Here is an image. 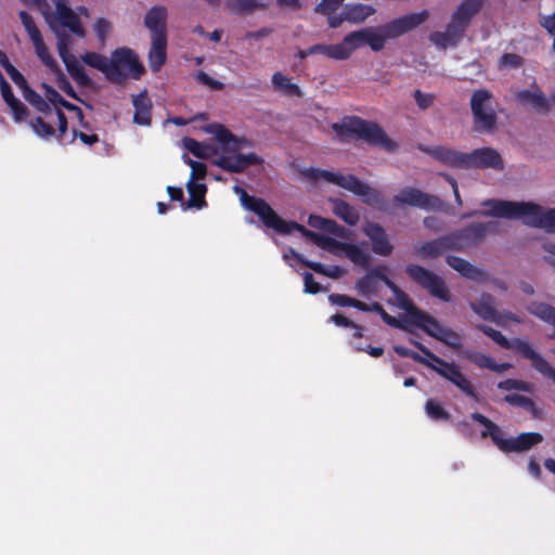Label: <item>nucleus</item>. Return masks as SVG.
<instances>
[{
  "label": "nucleus",
  "instance_id": "35",
  "mask_svg": "<svg viewBox=\"0 0 555 555\" xmlns=\"http://www.w3.org/2000/svg\"><path fill=\"white\" fill-rule=\"evenodd\" d=\"M526 309L530 314L552 325L555 330V307L541 301H531Z\"/></svg>",
  "mask_w": 555,
  "mask_h": 555
},
{
  "label": "nucleus",
  "instance_id": "60",
  "mask_svg": "<svg viewBox=\"0 0 555 555\" xmlns=\"http://www.w3.org/2000/svg\"><path fill=\"white\" fill-rule=\"evenodd\" d=\"M345 0H321L314 8V12L322 15L335 13Z\"/></svg>",
  "mask_w": 555,
  "mask_h": 555
},
{
  "label": "nucleus",
  "instance_id": "3",
  "mask_svg": "<svg viewBox=\"0 0 555 555\" xmlns=\"http://www.w3.org/2000/svg\"><path fill=\"white\" fill-rule=\"evenodd\" d=\"M470 417L482 425V438H490L493 444L503 453H521L531 450L543 441L540 433H521L517 437L504 438L501 427L479 412L472 413Z\"/></svg>",
  "mask_w": 555,
  "mask_h": 555
},
{
  "label": "nucleus",
  "instance_id": "12",
  "mask_svg": "<svg viewBox=\"0 0 555 555\" xmlns=\"http://www.w3.org/2000/svg\"><path fill=\"white\" fill-rule=\"evenodd\" d=\"M429 13L427 10H423L418 13H410L383 25L380 31L385 34L387 39L397 38L426 22Z\"/></svg>",
  "mask_w": 555,
  "mask_h": 555
},
{
  "label": "nucleus",
  "instance_id": "40",
  "mask_svg": "<svg viewBox=\"0 0 555 555\" xmlns=\"http://www.w3.org/2000/svg\"><path fill=\"white\" fill-rule=\"evenodd\" d=\"M343 254L357 266L367 268L370 264V255L356 244L346 243Z\"/></svg>",
  "mask_w": 555,
  "mask_h": 555
},
{
  "label": "nucleus",
  "instance_id": "11",
  "mask_svg": "<svg viewBox=\"0 0 555 555\" xmlns=\"http://www.w3.org/2000/svg\"><path fill=\"white\" fill-rule=\"evenodd\" d=\"M464 169H504L501 154L493 147H479L470 153H465Z\"/></svg>",
  "mask_w": 555,
  "mask_h": 555
},
{
  "label": "nucleus",
  "instance_id": "10",
  "mask_svg": "<svg viewBox=\"0 0 555 555\" xmlns=\"http://www.w3.org/2000/svg\"><path fill=\"white\" fill-rule=\"evenodd\" d=\"M427 367L435 371L438 375L451 382L457 388H460L467 397L477 400V392L472 382L462 373L460 366L454 362H447L441 360L438 365L429 362Z\"/></svg>",
  "mask_w": 555,
  "mask_h": 555
},
{
  "label": "nucleus",
  "instance_id": "61",
  "mask_svg": "<svg viewBox=\"0 0 555 555\" xmlns=\"http://www.w3.org/2000/svg\"><path fill=\"white\" fill-rule=\"evenodd\" d=\"M525 60L516 53H504L499 61L501 68H519L524 65Z\"/></svg>",
  "mask_w": 555,
  "mask_h": 555
},
{
  "label": "nucleus",
  "instance_id": "20",
  "mask_svg": "<svg viewBox=\"0 0 555 555\" xmlns=\"http://www.w3.org/2000/svg\"><path fill=\"white\" fill-rule=\"evenodd\" d=\"M482 5L483 0H463L453 12L450 22L466 33L472 18L480 12Z\"/></svg>",
  "mask_w": 555,
  "mask_h": 555
},
{
  "label": "nucleus",
  "instance_id": "52",
  "mask_svg": "<svg viewBox=\"0 0 555 555\" xmlns=\"http://www.w3.org/2000/svg\"><path fill=\"white\" fill-rule=\"evenodd\" d=\"M183 146L197 158H206L209 156L210 147L193 138H184Z\"/></svg>",
  "mask_w": 555,
  "mask_h": 555
},
{
  "label": "nucleus",
  "instance_id": "21",
  "mask_svg": "<svg viewBox=\"0 0 555 555\" xmlns=\"http://www.w3.org/2000/svg\"><path fill=\"white\" fill-rule=\"evenodd\" d=\"M420 149L446 166L464 169L465 153L463 152L443 145L421 146Z\"/></svg>",
  "mask_w": 555,
  "mask_h": 555
},
{
  "label": "nucleus",
  "instance_id": "29",
  "mask_svg": "<svg viewBox=\"0 0 555 555\" xmlns=\"http://www.w3.org/2000/svg\"><path fill=\"white\" fill-rule=\"evenodd\" d=\"M132 104L134 107L133 121L137 125L150 126L152 121V102L146 95V91L133 95Z\"/></svg>",
  "mask_w": 555,
  "mask_h": 555
},
{
  "label": "nucleus",
  "instance_id": "17",
  "mask_svg": "<svg viewBox=\"0 0 555 555\" xmlns=\"http://www.w3.org/2000/svg\"><path fill=\"white\" fill-rule=\"evenodd\" d=\"M233 190L237 195H240L242 205L247 210L256 214L264 225L268 221L273 219L274 209L263 198L249 195L243 188L238 185H235Z\"/></svg>",
  "mask_w": 555,
  "mask_h": 555
},
{
  "label": "nucleus",
  "instance_id": "50",
  "mask_svg": "<svg viewBox=\"0 0 555 555\" xmlns=\"http://www.w3.org/2000/svg\"><path fill=\"white\" fill-rule=\"evenodd\" d=\"M37 56L41 60V62L52 72L59 70L57 62L50 54L46 43L43 40L34 44Z\"/></svg>",
  "mask_w": 555,
  "mask_h": 555
},
{
  "label": "nucleus",
  "instance_id": "4",
  "mask_svg": "<svg viewBox=\"0 0 555 555\" xmlns=\"http://www.w3.org/2000/svg\"><path fill=\"white\" fill-rule=\"evenodd\" d=\"M481 206L489 210L480 212L483 216L521 219L524 224L541 229L543 207L532 202H513L504 199H486Z\"/></svg>",
  "mask_w": 555,
  "mask_h": 555
},
{
  "label": "nucleus",
  "instance_id": "14",
  "mask_svg": "<svg viewBox=\"0 0 555 555\" xmlns=\"http://www.w3.org/2000/svg\"><path fill=\"white\" fill-rule=\"evenodd\" d=\"M500 230L496 221L470 223L460 230L459 234L464 248L478 246L488 234H495Z\"/></svg>",
  "mask_w": 555,
  "mask_h": 555
},
{
  "label": "nucleus",
  "instance_id": "63",
  "mask_svg": "<svg viewBox=\"0 0 555 555\" xmlns=\"http://www.w3.org/2000/svg\"><path fill=\"white\" fill-rule=\"evenodd\" d=\"M7 105L10 107V109L12 112V115H13V119L16 122H20V121L24 120L27 117L28 108L17 98H15L12 102H10Z\"/></svg>",
  "mask_w": 555,
  "mask_h": 555
},
{
  "label": "nucleus",
  "instance_id": "62",
  "mask_svg": "<svg viewBox=\"0 0 555 555\" xmlns=\"http://www.w3.org/2000/svg\"><path fill=\"white\" fill-rule=\"evenodd\" d=\"M437 340L442 341L452 348H459L461 346V336L455 331L446 326L443 327Z\"/></svg>",
  "mask_w": 555,
  "mask_h": 555
},
{
  "label": "nucleus",
  "instance_id": "38",
  "mask_svg": "<svg viewBox=\"0 0 555 555\" xmlns=\"http://www.w3.org/2000/svg\"><path fill=\"white\" fill-rule=\"evenodd\" d=\"M82 61L90 67L95 68L104 74L109 81V57L96 52H87L82 56Z\"/></svg>",
  "mask_w": 555,
  "mask_h": 555
},
{
  "label": "nucleus",
  "instance_id": "32",
  "mask_svg": "<svg viewBox=\"0 0 555 555\" xmlns=\"http://www.w3.org/2000/svg\"><path fill=\"white\" fill-rule=\"evenodd\" d=\"M190 199L188 202H182V209L186 210L190 208L202 209L207 206L205 195L207 192V186L204 183L193 182L189 180L186 184Z\"/></svg>",
  "mask_w": 555,
  "mask_h": 555
},
{
  "label": "nucleus",
  "instance_id": "24",
  "mask_svg": "<svg viewBox=\"0 0 555 555\" xmlns=\"http://www.w3.org/2000/svg\"><path fill=\"white\" fill-rule=\"evenodd\" d=\"M387 38L385 34L380 30L379 33H375L372 29H363L358 31H352L346 36L347 42H354L356 48H360L364 44L371 47L373 51H380L385 47Z\"/></svg>",
  "mask_w": 555,
  "mask_h": 555
},
{
  "label": "nucleus",
  "instance_id": "39",
  "mask_svg": "<svg viewBox=\"0 0 555 555\" xmlns=\"http://www.w3.org/2000/svg\"><path fill=\"white\" fill-rule=\"evenodd\" d=\"M356 49V43L347 42L345 37L344 40L339 43L327 44V57L340 61L347 60Z\"/></svg>",
  "mask_w": 555,
  "mask_h": 555
},
{
  "label": "nucleus",
  "instance_id": "36",
  "mask_svg": "<svg viewBox=\"0 0 555 555\" xmlns=\"http://www.w3.org/2000/svg\"><path fill=\"white\" fill-rule=\"evenodd\" d=\"M343 10L346 21L352 23H361L375 12L374 8L363 3L346 4Z\"/></svg>",
  "mask_w": 555,
  "mask_h": 555
},
{
  "label": "nucleus",
  "instance_id": "30",
  "mask_svg": "<svg viewBox=\"0 0 555 555\" xmlns=\"http://www.w3.org/2000/svg\"><path fill=\"white\" fill-rule=\"evenodd\" d=\"M493 302L492 295L482 293L477 301L469 304V307L482 320L501 323L498 319L499 311L494 308Z\"/></svg>",
  "mask_w": 555,
  "mask_h": 555
},
{
  "label": "nucleus",
  "instance_id": "43",
  "mask_svg": "<svg viewBox=\"0 0 555 555\" xmlns=\"http://www.w3.org/2000/svg\"><path fill=\"white\" fill-rule=\"evenodd\" d=\"M67 72L72 76V78L82 87H89L92 83L91 78L87 75L83 66L75 59L69 60L67 63H64Z\"/></svg>",
  "mask_w": 555,
  "mask_h": 555
},
{
  "label": "nucleus",
  "instance_id": "5",
  "mask_svg": "<svg viewBox=\"0 0 555 555\" xmlns=\"http://www.w3.org/2000/svg\"><path fill=\"white\" fill-rule=\"evenodd\" d=\"M477 328L491 338L495 344L504 349H514L525 359L531 362V366L541 375L551 378L555 384V369L532 347L520 338L507 339L500 331L486 324L477 325Z\"/></svg>",
  "mask_w": 555,
  "mask_h": 555
},
{
  "label": "nucleus",
  "instance_id": "15",
  "mask_svg": "<svg viewBox=\"0 0 555 555\" xmlns=\"http://www.w3.org/2000/svg\"><path fill=\"white\" fill-rule=\"evenodd\" d=\"M362 232L369 237L374 254L387 257L393 251L386 230L377 222L366 221L362 225Z\"/></svg>",
  "mask_w": 555,
  "mask_h": 555
},
{
  "label": "nucleus",
  "instance_id": "64",
  "mask_svg": "<svg viewBox=\"0 0 555 555\" xmlns=\"http://www.w3.org/2000/svg\"><path fill=\"white\" fill-rule=\"evenodd\" d=\"M57 51L59 55L62 59L63 63H67L69 60L75 59V56L69 51V37L67 35H57Z\"/></svg>",
  "mask_w": 555,
  "mask_h": 555
},
{
  "label": "nucleus",
  "instance_id": "49",
  "mask_svg": "<svg viewBox=\"0 0 555 555\" xmlns=\"http://www.w3.org/2000/svg\"><path fill=\"white\" fill-rule=\"evenodd\" d=\"M425 411L428 417L434 421H449L450 413L435 399H428L425 403Z\"/></svg>",
  "mask_w": 555,
  "mask_h": 555
},
{
  "label": "nucleus",
  "instance_id": "25",
  "mask_svg": "<svg viewBox=\"0 0 555 555\" xmlns=\"http://www.w3.org/2000/svg\"><path fill=\"white\" fill-rule=\"evenodd\" d=\"M465 33L449 22L444 31H434L429 35V41L440 50L456 47L464 38Z\"/></svg>",
  "mask_w": 555,
  "mask_h": 555
},
{
  "label": "nucleus",
  "instance_id": "33",
  "mask_svg": "<svg viewBox=\"0 0 555 555\" xmlns=\"http://www.w3.org/2000/svg\"><path fill=\"white\" fill-rule=\"evenodd\" d=\"M466 358L480 369H488L496 373H503L512 367L509 363H495L489 354L479 351H467Z\"/></svg>",
  "mask_w": 555,
  "mask_h": 555
},
{
  "label": "nucleus",
  "instance_id": "6",
  "mask_svg": "<svg viewBox=\"0 0 555 555\" xmlns=\"http://www.w3.org/2000/svg\"><path fill=\"white\" fill-rule=\"evenodd\" d=\"M144 65L130 48L115 49L109 57V82L122 86L129 78L139 80L144 75Z\"/></svg>",
  "mask_w": 555,
  "mask_h": 555
},
{
  "label": "nucleus",
  "instance_id": "58",
  "mask_svg": "<svg viewBox=\"0 0 555 555\" xmlns=\"http://www.w3.org/2000/svg\"><path fill=\"white\" fill-rule=\"evenodd\" d=\"M498 388L505 391L519 390V391H530L531 386L529 383L524 382L521 379L507 378L505 380H501L498 384Z\"/></svg>",
  "mask_w": 555,
  "mask_h": 555
},
{
  "label": "nucleus",
  "instance_id": "2",
  "mask_svg": "<svg viewBox=\"0 0 555 555\" xmlns=\"http://www.w3.org/2000/svg\"><path fill=\"white\" fill-rule=\"evenodd\" d=\"M301 175L311 181L323 179L324 181L338 185L360 196L362 202L379 210L385 209L386 201L383 193L369 184L362 182L354 175H341L325 169L309 167L301 170Z\"/></svg>",
  "mask_w": 555,
  "mask_h": 555
},
{
  "label": "nucleus",
  "instance_id": "9",
  "mask_svg": "<svg viewBox=\"0 0 555 555\" xmlns=\"http://www.w3.org/2000/svg\"><path fill=\"white\" fill-rule=\"evenodd\" d=\"M393 203L397 205H408L425 210L443 211L451 214V208L437 195L425 193L418 189L406 186L393 196Z\"/></svg>",
  "mask_w": 555,
  "mask_h": 555
},
{
  "label": "nucleus",
  "instance_id": "28",
  "mask_svg": "<svg viewBox=\"0 0 555 555\" xmlns=\"http://www.w3.org/2000/svg\"><path fill=\"white\" fill-rule=\"evenodd\" d=\"M167 38L157 35L155 38H151V48L149 51V64L151 70L154 73L159 72L162 66L167 60Z\"/></svg>",
  "mask_w": 555,
  "mask_h": 555
},
{
  "label": "nucleus",
  "instance_id": "55",
  "mask_svg": "<svg viewBox=\"0 0 555 555\" xmlns=\"http://www.w3.org/2000/svg\"><path fill=\"white\" fill-rule=\"evenodd\" d=\"M54 73L57 74L56 85H57L59 89L61 91H63L67 96L72 98L76 101L82 102V100L80 99L78 93L75 91V89L73 88V86L70 85V82L66 78V76L61 72V69L59 68V70H54Z\"/></svg>",
  "mask_w": 555,
  "mask_h": 555
},
{
  "label": "nucleus",
  "instance_id": "48",
  "mask_svg": "<svg viewBox=\"0 0 555 555\" xmlns=\"http://www.w3.org/2000/svg\"><path fill=\"white\" fill-rule=\"evenodd\" d=\"M29 126L33 131L41 139L49 140L56 135L54 127L40 116L35 117L30 121Z\"/></svg>",
  "mask_w": 555,
  "mask_h": 555
},
{
  "label": "nucleus",
  "instance_id": "42",
  "mask_svg": "<svg viewBox=\"0 0 555 555\" xmlns=\"http://www.w3.org/2000/svg\"><path fill=\"white\" fill-rule=\"evenodd\" d=\"M369 274L370 276H372V279L375 281V280H380L384 282V284L389 288L391 289L395 294L399 295L400 297H402V304H406L409 301V298L406 297V295L401 292L399 289V287L387 276L386 274V267L385 266H376L374 267L373 269H371L369 271Z\"/></svg>",
  "mask_w": 555,
  "mask_h": 555
},
{
  "label": "nucleus",
  "instance_id": "54",
  "mask_svg": "<svg viewBox=\"0 0 555 555\" xmlns=\"http://www.w3.org/2000/svg\"><path fill=\"white\" fill-rule=\"evenodd\" d=\"M227 5L236 14L249 13L258 8L256 0H228Z\"/></svg>",
  "mask_w": 555,
  "mask_h": 555
},
{
  "label": "nucleus",
  "instance_id": "41",
  "mask_svg": "<svg viewBox=\"0 0 555 555\" xmlns=\"http://www.w3.org/2000/svg\"><path fill=\"white\" fill-rule=\"evenodd\" d=\"M272 83L278 90L283 91L286 95L301 96L300 88L280 72L273 74Z\"/></svg>",
  "mask_w": 555,
  "mask_h": 555
},
{
  "label": "nucleus",
  "instance_id": "13",
  "mask_svg": "<svg viewBox=\"0 0 555 555\" xmlns=\"http://www.w3.org/2000/svg\"><path fill=\"white\" fill-rule=\"evenodd\" d=\"M402 307L408 312V322L412 326H417L427 335L438 339L444 326L436 318L417 308L410 300L406 304H402Z\"/></svg>",
  "mask_w": 555,
  "mask_h": 555
},
{
  "label": "nucleus",
  "instance_id": "26",
  "mask_svg": "<svg viewBox=\"0 0 555 555\" xmlns=\"http://www.w3.org/2000/svg\"><path fill=\"white\" fill-rule=\"evenodd\" d=\"M266 227L273 229L281 234H289L294 230L299 231L306 237H308L313 243H315L317 245H319L320 240L323 235V234L315 233L311 230H307L302 224H299L295 221H285L275 211H274L273 219H271V221H268Z\"/></svg>",
  "mask_w": 555,
  "mask_h": 555
},
{
  "label": "nucleus",
  "instance_id": "53",
  "mask_svg": "<svg viewBox=\"0 0 555 555\" xmlns=\"http://www.w3.org/2000/svg\"><path fill=\"white\" fill-rule=\"evenodd\" d=\"M346 243L347 242H340L331 236L322 235L318 246L335 256H340Z\"/></svg>",
  "mask_w": 555,
  "mask_h": 555
},
{
  "label": "nucleus",
  "instance_id": "7",
  "mask_svg": "<svg viewBox=\"0 0 555 555\" xmlns=\"http://www.w3.org/2000/svg\"><path fill=\"white\" fill-rule=\"evenodd\" d=\"M473 129L478 133H493L498 127V114L493 106V94L487 89H477L469 101Z\"/></svg>",
  "mask_w": 555,
  "mask_h": 555
},
{
  "label": "nucleus",
  "instance_id": "51",
  "mask_svg": "<svg viewBox=\"0 0 555 555\" xmlns=\"http://www.w3.org/2000/svg\"><path fill=\"white\" fill-rule=\"evenodd\" d=\"M354 288L358 294L363 297H370L371 295H376L377 293L376 282L372 279V276H370L369 273L356 282Z\"/></svg>",
  "mask_w": 555,
  "mask_h": 555
},
{
  "label": "nucleus",
  "instance_id": "19",
  "mask_svg": "<svg viewBox=\"0 0 555 555\" xmlns=\"http://www.w3.org/2000/svg\"><path fill=\"white\" fill-rule=\"evenodd\" d=\"M482 5L483 0H463L453 12L450 22L466 33L472 18L480 12Z\"/></svg>",
  "mask_w": 555,
  "mask_h": 555
},
{
  "label": "nucleus",
  "instance_id": "31",
  "mask_svg": "<svg viewBox=\"0 0 555 555\" xmlns=\"http://www.w3.org/2000/svg\"><path fill=\"white\" fill-rule=\"evenodd\" d=\"M209 132L216 137L217 141L222 145L223 151L236 152L241 149V145L238 144L240 138L234 135L223 125H210Z\"/></svg>",
  "mask_w": 555,
  "mask_h": 555
},
{
  "label": "nucleus",
  "instance_id": "44",
  "mask_svg": "<svg viewBox=\"0 0 555 555\" xmlns=\"http://www.w3.org/2000/svg\"><path fill=\"white\" fill-rule=\"evenodd\" d=\"M42 89L44 91V96L47 98V100L49 101V105L51 106H54V108H60L61 107H64L65 109L67 111H70V109H76V104H73L70 102H68L67 100H65L53 87H51L50 85L43 82L42 83Z\"/></svg>",
  "mask_w": 555,
  "mask_h": 555
},
{
  "label": "nucleus",
  "instance_id": "1",
  "mask_svg": "<svg viewBox=\"0 0 555 555\" xmlns=\"http://www.w3.org/2000/svg\"><path fill=\"white\" fill-rule=\"evenodd\" d=\"M332 129L341 140L356 138L390 153L398 149V144L377 122L359 116H347L340 122H334Z\"/></svg>",
  "mask_w": 555,
  "mask_h": 555
},
{
  "label": "nucleus",
  "instance_id": "22",
  "mask_svg": "<svg viewBox=\"0 0 555 555\" xmlns=\"http://www.w3.org/2000/svg\"><path fill=\"white\" fill-rule=\"evenodd\" d=\"M446 262L459 274L467 280L475 282H486L489 280V274L459 256H447Z\"/></svg>",
  "mask_w": 555,
  "mask_h": 555
},
{
  "label": "nucleus",
  "instance_id": "46",
  "mask_svg": "<svg viewBox=\"0 0 555 555\" xmlns=\"http://www.w3.org/2000/svg\"><path fill=\"white\" fill-rule=\"evenodd\" d=\"M23 96L39 113H51V106L49 105L47 98L40 95L31 87L26 88V90L23 92Z\"/></svg>",
  "mask_w": 555,
  "mask_h": 555
},
{
  "label": "nucleus",
  "instance_id": "27",
  "mask_svg": "<svg viewBox=\"0 0 555 555\" xmlns=\"http://www.w3.org/2000/svg\"><path fill=\"white\" fill-rule=\"evenodd\" d=\"M55 8L61 25L68 28L73 34L82 37L85 30L80 24V20L77 14L66 5V0H57Z\"/></svg>",
  "mask_w": 555,
  "mask_h": 555
},
{
  "label": "nucleus",
  "instance_id": "8",
  "mask_svg": "<svg viewBox=\"0 0 555 555\" xmlns=\"http://www.w3.org/2000/svg\"><path fill=\"white\" fill-rule=\"evenodd\" d=\"M405 272L413 282L423 289H426L433 297L446 302L451 300V295L444 280L437 273L420 264H408Z\"/></svg>",
  "mask_w": 555,
  "mask_h": 555
},
{
  "label": "nucleus",
  "instance_id": "45",
  "mask_svg": "<svg viewBox=\"0 0 555 555\" xmlns=\"http://www.w3.org/2000/svg\"><path fill=\"white\" fill-rule=\"evenodd\" d=\"M504 401L511 405L520 406L532 414L534 417H539L540 410L537 408L534 401L526 396L518 393H511L504 397Z\"/></svg>",
  "mask_w": 555,
  "mask_h": 555
},
{
  "label": "nucleus",
  "instance_id": "23",
  "mask_svg": "<svg viewBox=\"0 0 555 555\" xmlns=\"http://www.w3.org/2000/svg\"><path fill=\"white\" fill-rule=\"evenodd\" d=\"M167 9L163 5L151 8L144 17V25L151 31V38L157 35L167 38Z\"/></svg>",
  "mask_w": 555,
  "mask_h": 555
},
{
  "label": "nucleus",
  "instance_id": "59",
  "mask_svg": "<svg viewBox=\"0 0 555 555\" xmlns=\"http://www.w3.org/2000/svg\"><path fill=\"white\" fill-rule=\"evenodd\" d=\"M328 301L332 305H335V306L352 307V308H356V309H358L359 306H362L361 305V300L352 298V297H349V296L344 295V294H335V293L331 294L328 296Z\"/></svg>",
  "mask_w": 555,
  "mask_h": 555
},
{
  "label": "nucleus",
  "instance_id": "57",
  "mask_svg": "<svg viewBox=\"0 0 555 555\" xmlns=\"http://www.w3.org/2000/svg\"><path fill=\"white\" fill-rule=\"evenodd\" d=\"M441 237L447 251H462L465 249L457 230L442 235Z\"/></svg>",
  "mask_w": 555,
  "mask_h": 555
},
{
  "label": "nucleus",
  "instance_id": "47",
  "mask_svg": "<svg viewBox=\"0 0 555 555\" xmlns=\"http://www.w3.org/2000/svg\"><path fill=\"white\" fill-rule=\"evenodd\" d=\"M418 253L423 258H437L447 253L442 237L423 243L418 247Z\"/></svg>",
  "mask_w": 555,
  "mask_h": 555
},
{
  "label": "nucleus",
  "instance_id": "18",
  "mask_svg": "<svg viewBox=\"0 0 555 555\" xmlns=\"http://www.w3.org/2000/svg\"><path fill=\"white\" fill-rule=\"evenodd\" d=\"M516 100L526 106H530L539 114H548L551 103L538 85H532L530 89H524L516 93Z\"/></svg>",
  "mask_w": 555,
  "mask_h": 555
},
{
  "label": "nucleus",
  "instance_id": "16",
  "mask_svg": "<svg viewBox=\"0 0 555 555\" xmlns=\"http://www.w3.org/2000/svg\"><path fill=\"white\" fill-rule=\"evenodd\" d=\"M263 159L256 153L221 155L215 160V165L224 171L241 173L249 166L260 165Z\"/></svg>",
  "mask_w": 555,
  "mask_h": 555
},
{
  "label": "nucleus",
  "instance_id": "34",
  "mask_svg": "<svg viewBox=\"0 0 555 555\" xmlns=\"http://www.w3.org/2000/svg\"><path fill=\"white\" fill-rule=\"evenodd\" d=\"M333 203V212L348 225H356L360 220L359 211L344 199L335 198Z\"/></svg>",
  "mask_w": 555,
  "mask_h": 555
},
{
  "label": "nucleus",
  "instance_id": "56",
  "mask_svg": "<svg viewBox=\"0 0 555 555\" xmlns=\"http://www.w3.org/2000/svg\"><path fill=\"white\" fill-rule=\"evenodd\" d=\"M184 162L191 167V178L193 182L195 180L204 179L207 175V167L204 163L191 159L186 154L183 155Z\"/></svg>",
  "mask_w": 555,
  "mask_h": 555
},
{
  "label": "nucleus",
  "instance_id": "37",
  "mask_svg": "<svg viewBox=\"0 0 555 555\" xmlns=\"http://www.w3.org/2000/svg\"><path fill=\"white\" fill-rule=\"evenodd\" d=\"M295 258L297 261L302 263L305 267L311 269L315 273L328 276L331 279H338L344 273L343 269L338 266L325 267L321 262L311 261L306 259L302 255L296 254Z\"/></svg>",
  "mask_w": 555,
  "mask_h": 555
}]
</instances>
